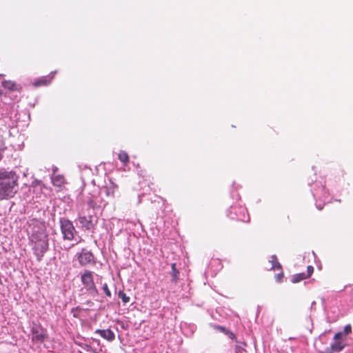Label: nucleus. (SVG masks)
Wrapping results in <instances>:
<instances>
[{"instance_id":"obj_1","label":"nucleus","mask_w":353,"mask_h":353,"mask_svg":"<svg viewBox=\"0 0 353 353\" xmlns=\"http://www.w3.org/2000/svg\"><path fill=\"white\" fill-rule=\"evenodd\" d=\"M19 176L13 171L0 172V200L12 198L18 191Z\"/></svg>"},{"instance_id":"obj_2","label":"nucleus","mask_w":353,"mask_h":353,"mask_svg":"<svg viewBox=\"0 0 353 353\" xmlns=\"http://www.w3.org/2000/svg\"><path fill=\"white\" fill-rule=\"evenodd\" d=\"M30 240L34 244L33 250L38 261H41L48 250V236L43 225L34 226Z\"/></svg>"},{"instance_id":"obj_3","label":"nucleus","mask_w":353,"mask_h":353,"mask_svg":"<svg viewBox=\"0 0 353 353\" xmlns=\"http://www.w3.org/2000/svg\"><path fill=\"white\" fill-rule=\"evenodd\" d=\"M59 223L63 240H74L75 239L76 234H77V232L72 222L67 219L61 218Z\"/></svg>"},{"instance_id":"obj_4","label":"nucleus","mask_w":353,"mask_h":353,"mask_svg":"<svg viewBox=\"0 0 353 353\" xmlns=\"http://www.w3.org/2000/svg\"><path fill=\"white\" fill-rule=\"evenodd\" d=\"M81 282L87 291L90 292H97V288L94 283L93 272L90 270H85L81 276Z\"/></svg>"},{"instance_id":"obj_5","label":"nucleus","mask_w":353,"mask_h":353,"mask_svg":"<svg viewBox=\"0 0 353 353\" xmlns=\"http://www.w3.org/2000/svg\"><path fill=\"white\" fill-rule=\"evenodd\" d=\"M81 226L86 230L92 229L97 223V219L93 216H83L79 218Z\"/></svg>"},{"instance_id":"obj_6","label":"nucleus","mask_w":353,"mask_h":353,"mask_svg":"<svg viewBox=\"0 0 353 353\" xmlns=\"http://www.w3.org/2000/svg\"><path fill=\"white\" fill-rule=\"evenodd\" d=\"M78 259L81 265H86L94 260V256L90 252L83 250L79 254Z\"/></svg>"},{"instance_id":"obj_7","label":"nucleus","mask_w":353,"mask_h":353,"mask_svg":"<svg viewBox=\"0 0 353 353\" xmlns=\"http://www.w3.org/2000/svg\"><path fill=\"white\" fill-rule=\"evenodd\" d=\"M342 336V332H338L334 335V339L335 340V341L329 347L333 352H340L343 349L344 345L341 341H339Z\"/></svg>"},{"instance_id":"obj_8","label":"nucleus","mask_w":353,"mask_h":353,"mask_svg":"<svg viewBox=\"0 0 353 353\" xmlns=\"http://www.w3.org/2000/svg\"><path fill=\"white\" fill-rule=\"evenodd\" d=\"M95 333L99 334L102 338H103L109 341H112L115 338L114 333L110 329H107V330L98 329L95 331Z\"/></svg>"},{"instance_id":"obj_9","label":"nucleus","mask_w":353,"mask_h":353,"mask_svg":"<svg viewBox=\"0 0 353 353\" xmlns=\"http://www.w3.org/2000/svg\"><path fill=\"white\" fill-rule=\"evenodd\" d=\"M116 188H117V185L114 183L111 182L110 185L103 187L101 191V192H104L107 196H112L113 197Z\"/></svg>"},{"instance_id":"obj_10","label":"nucleus","mask_w":353,"mask_h":353,"mask_svg":"<svg viewBox=\"0 0 353 353\" xmlns=\"http://www.w3.org/2000/svg\"><path fill=\"white\" fill-rule=\"evenodd\" d=\"M45 339V334L43 332H39L37 330H33L32 331V340L37 342H42Z\"/></svg>"},{"instance_id":"obj_11","label":"nucleus","mask_w":353,"mask_h":353,"mask_svg":"<svg viewBox=\"0 0 353 353\" xmlns=\"http://www.w3.org/2000/svg\"><path fill=\"white\" fill-rule=\"evenodd\" d=\"M2 85L3 88H7L11 91L17 90V85L12 81H3L2 82Z\"/></svg>"},{"instance_id":"obj_12","label":"nucleus","mask_w":353,"mask_h":353,"mask_svg":"<svg viewBox=\"0 0 353 353\" xmlns=\"http://www.w3.org/2000/svg\"><path fill=\"white\" fill-rule=\"evenodd\" d=\"M52 181L54 185L60 187L64 182V179L61 175H52Z\"/></svg>"},{"instance_id":"obj_13","label":"nucleus","mask_w":353,"mask_h":353,"mask_svg":"<svg viewBox=\"0 0 353 353\" xmlns=\"http://www.w3.org/2000/svg\"><path fill=\"white\" fill-rule=\"evenodd\" d=\"M172 268V272H170V274L172 277V281L176 282L179 279V271L176 268V263H172L171 265Z\"/></svg>"},{"instance_id":"obj_14","label":"nucleus","mask_w":353,"mask_h":353,"mask_svg":"<svg viewBox=\"0 0 353 353\" xmlns=\"http://www.w3.org/2000/svg\"><path fill=\"white\" fill-rule=\"evenodd\" d=\"M53 76H52L49 80H47L46 78H42V79H38L37 81H36L34 83V86L37 87V86H40V85H48L50 81H51V79H52Z\"/></svg>"},{"instance_id":"obj_15","label":"nucleus","mask_w":353,"mask_h":353,"mask_svg":"<svg viewBox=\"0 0 353 353\" xmlns=\"http://www.w3.org/2000/svg\"><path fill=\"white\" fill-rule=\"evenodd\" d=\"M118 157H119V159L124 164H126L129 161L128 154L125 151H120V152L119 153Z\"/></svg>"},{"instance_id":"obj_16","label":"nucleus","mask_w":353,"mask_h":353,"mask_svg":"<svg viewBox=\"0 0 353 353\" xmlns=\"http://www.w3.org/2000/svg\"><path fill=\"white\" fill-rule=\"evenodd\" d=\"M306 278L305 274L304 273L297 274L293 276L292 277V283H296L300 282L301 281L305 279Z\"/></svg>"},{"instance_id":"obj_17","label":"nucleus","mask_w":353,"mask_h":353,"mask_svg":"<svg viewBox=\"0 0 353 353\" xmlns=\"http://www.w3.org/2000/svg\"><path fill=\"white\" fill-rule=\"evenodd\" d=\"M271 258H272V260L270 261V262H272V265L271 268L272 269L281 270V265L277 261L276 256L273 255V256H272Z\"/></svg>"},{"instance_id":"obj_18","label":"nucleus","mask_w":353,"mask_h":353,"mask_svg":"<svg viewBox=\"0 0 353 353\" xmlns=\"http://www.w3.org/2000/svg\"><path fill=\"white\" fill-rule=\"evenodd\" d=\"M118 296L120 299H121L123 303H128L130 301V297L128 296L125 293H124L123 291H119Z\"/></svg>"},{"instance_id":"obj_19","label":"nucleus","mask_w":353,"mask_h":353,"mask_svg":"<svg viewBox=\"0 0 353 353\" xmlns=\"http://www.w3.org/2000/svg\"><path fill=\"white\" fill-rule=\"evenodd\" d=\"M103 290L104 292V293L105 294V295L108 297H110L111 296V292L108 288V286L107 285V283H104L103 285Z\"/></svg>"},{"instance_id":"obj_20","label":"nucleus","mask_w":353,"mask_h":353,"mask_svg":"<svg viewBox=\"0 0 353 353\" xmlns=\"http://www.w3.org/2000/svg\"><path fill=\"white\" fill-rule=\"evenodd\" d=\"M314 268L311 265L307 266V276H310L313 273Z\"/></svg>"},{"instance_id":"obj_21","label":"nucleus","mask_w":353,"mask_h":353,"mask_svg":"<svg viewBox=\"0 0 353 353\" xmlns=\"http://www.w3.org/2000/svg\"><path fill=\"white\" fill-rule=\"evenodd\" d=\"M344 332L345 334H348L349 333L351 332V326L350 325L345 326Z\"/></svg>"},{"instance_id":"obj_22","label":"nucleus","mask_w":353,"mask_h":353,"mask_svg":"<svg viewBox=\"0 0 353 353\" xmlns=\"http://www.w3.org/2000/svg\"><path fill=\"white\" fill-rule=\"evenodd\" d=\"M88 204L90 208H94L96 207V203L92 199L88 201Z\"/></svg>"},{"instance_id":"obj_23","label":"nucleus","mask_w":353,"mask_h":353,"mask_svg":"<svg viewBox=\"0 0 353 353\" xmlns=\"http://www.w3.org/2000/svg\"><path fill=\"white\" fill-rule=\"evenodd\" d=\"M322 353H334V352L332 350H331L330 348L327 347L326 348V350L323 352Z\"/></svg>"},{"instance_id":"obj_24","label":"nucleus","mask_w":353,"mask_h":353,"mask_svg":"<svg viewBox=\"0 0 353 353\" xmlns=\"http://www.w3.org/2000/svg\"><path fill=\"white\" fill-rule=\"evenodd\" d=\"M283 276V274H279L276 276V279H277V281H281V278Z\"/></svg>"},{"instance_id":"obj_25","label":"nucleus","mask_w":353,"mask_h":353,"mask_svg":"<svg viewBox=\"0 0 353 353\" xmlns=\"http://www.w3.org/2000/svg\"><path fill=\"white\" fill-rule=\"evenodd\" d=\"M57 170V168H53V171H54V173Z\"/></svg>"},{"instance_id":"obj_26","label":"nucleus","mask_w":353,"mask_h":353,"mask_svg":"<svg viewBox=\"0 0 353 353\" xmlns=\"http://www.w3.org/2000/svg\"><path fill=\"white\" fill-rule=\"evenodd\" d=\"M243 221L248 222V221H249V218L247 220L243 219Z\"/></svg>"},{"instance_id":"obj_27","label":"nucleus","mask_w":353,"mask_h":353,"mask_svg":"<svg viewBox=\"0 0 353 353\" xmlns=\"http://www.w3.org/2000/svg\"><path fill=\"white\" fill-rule=\"evenodd\" d=\"M219 328H220V329H221V330H224V328H223V327H219Z\"/></svg>"},{"instance_id":"obj_28","label":"nucleus","mask_w":353,"mask_h":353,"mask_svg":"<svg viewBox=\"0 0 353 353\" xmlns=\"http://www.w3.org/2000/svg\"><path fill=\"white\" fill-rule=\"evenodd\" d=\"M85 346H86L87 349H88V348H90V347L89 345H86Z\"/></svg>"}]
</instances>
